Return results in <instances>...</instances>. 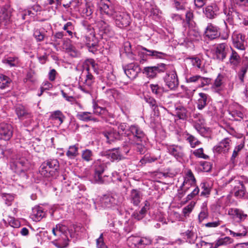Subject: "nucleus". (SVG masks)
<instances>
[{
    "mask_svg": "<svg viewBox=\"0 0 248 248\" xmlns=\"http://www.w3.org/2000/svg\"><path fill=\"white\" fill-rule=\"evenodd\" d=\"M199 122H198V120H195L194 121V127L198 132H201L202 126V125L204 124V121L203 119H199Z\"/></svg>",
    "mask_w": 248,
    "mask_h": 248,
    "instance_id": "58",
    "label": "nucleus"
},
{
    "mask_svg": "<svg viewBox=\"0 0 248 248\" xmlns=\"http://www.w3.org/2000/svg\"><path fill=\"white\" fill-rule=\"evenodd\" d=\"M112 18L114 20L116 26L120 28L126 27L130 23V16L125 12H116Z\"/></svg>",
    "mask_w": 248,
    "mask_h": 248,
    "instance_id": "6",
    "label": "nucleus"
},
{
    "mask_svg": "<svg viewBox=\"0 0 248 248\" xmlns=\"http://www.w3.org/2000/svg\"><path fill=\"white\" fill-rule=\"evenodd\" d=\"M145 101L150 105L154 109L158 108V104L156 100L153 97L147 96L144 97Z\"/></svg>",
    "mask_w": 248,
    "mask_h": 248,
    "instance_id": "52",
    "label": "nucleus"
},
{
    "mask_svg": "<svg viewBox=\"0 0 248 248\" xmlns=\"http://www.w3.org/2000/svg\"><path fill=\"white\" fill-rule=\"evenodd\" d=\"M11 16V13L9 11L5 8L2 9L0 15V24L4 26L8 24L10 21Z\"/></svg>",
    "mask_w": 248,
    "mask_h": 248,
    "instance_id": "35",
    "label": "nucleus"
},
{
    "mask_svg": "<svg viewBox=\"0 0 248 248\" xmlns=\"http://www.w3.org/2000/svg\"><path fill=\"white\" fill-rule=\"evenodd\" d=\"M166 85L171 90H175L178 86L179 81L176 72L171 71L166 73L164 78Z\"/></svg>",
    "mask_w": 248,
    "mask_h": 248,
    "instance_id": "11",
    "label": "nucleus"
},
{
    "mask_svg": "<svg viewBox=\"0 0 248 248\" xmlns=\"http://www.w3.org/2000/svg\"><path fill=\"white\" fill-rule=\"evenodd\" d=\"M239 229L236 232L230 230V234L233 237H243L246 235L247 231L246 227L243 225L239 226Z\"/></svg>",
    "mask_w": 248,
    "mask_h": 248,
    "instance_id": "42",
    "label": "nucleus"
},
{
    "mask_svg": "<svg viewBox=\"0 0 248 248\" xmlns=\"http://www.w3.org/2000/svg\"><path fill=\"white\" fill-rule=\"evenodd\" d=\"M2 62L8 64L11 67L17 66L19 63V60L16 57H8L2 60Z\"/></svg>",
    "mask_w": 248,
    "mask_h": 248,
    "instance_id": "41",
    "label": "nucleus"
},
{
    "mask_svg": "<svg viewBox=\"0 0 248 248\" xmlns=\"http://www.w3.org/2000/svg\"><path fill=\"white\" fill-rule=\"evenodd\" d=\"M104 155L111 161L120 160L124 158L122 155L119 151V148H113L106 151Z\"/></svg>",
    "mask_w": 248,
    "mask_h": 248,
    "instance_id": "23",
    "label": "nucleus"
},
{
    "mask_svg": "<svg viewBox=\"0 0 248 248\" xmlns=\"http://www.w3.org/2000/svg\"><path fill=\"white\" fill-rule=\"evenodd\" d=\"M141 196L140 191L133 189L130 192L129 199L132 203L135 206H138L140 202Z\"/></svg>",
    "mask_w": 248,
    "mask_h": 248,
    "instance_id": "30",
    "label": "nucleus"
},
{
    "mask_svg": "<svg viewBox=\"0 0 248 248\" xmlns=\"http://www.w3.org/2000/svg\"><path fill=\"white\" fill-rule=\"evenodd\" d=\"M218 28L212 24H208L207 26L204 34L205 36L210 40L217 38L220 35Z\"/></svg>",
    "mask_w": 248,
    "mask_h": 248,
    "instance_id": "21",
    "label": "nucleus"
},
{
    "mask_svg": "<svg viewBox=\"0 0 248 248\" xmlns=\"http://www.w3.org/2000/svg\"><path fill=\"white\" fill-rule=\"evenodd\" d=\"M78 6L79 11L81 12L83 16L89 17L92 15L93 9L90 4L86 2H81Z\"/></svg>",
    "mask_w": 248,
    "mask_h": 248,
    "instance_id": "28",
    "label": "nucleus"
},
{
    "mask_svg": "<svg viewBox=\"0 0 248 248\" xmlns=\"http://www.w3.org/2000/svg\"><path fill=\"white\" fill-rule=\"evenodd\" d=\"M176 115L179 119L185 120L187 119V110L183 107H177L176 108Z\"/></svg>",
    "mask_w": 248,
    "mask_h": 248,
    "instance_id": "43",
    "label": "nucleus"
},
{
    "mask_svg": "<svg viewBox=\"0 0 248 248\" xmlns=\"http://www.w3.org/2000/svg\"><path fill=\"white\" fill-rule=\"evenodd\" d=\"M235 7H242L248 3V0H232Z\"/></svg>",
    "mask_w": 248,
    "mask_h": 248,
    "instance_id": "61",
    "label": "nucleus"
},
{
    "mask_svg": "<svg viewBox=\"0 0 248 248\" xmlns=\"http://www.w3.org/2000/svg\"><path fill=\"white\" fill-rule=\"evenodd\" d=\"M102 134L106 138L107 142L109 144L116 140L120 139V133L114 129H110L103 131Z\"/></svg>",
    "mask_w": 248,
    "mask_h": 248,
    "instance_id": "22",
    "label": "nucleus"
},
{
    "mask_svg": "<svg viewBox=\"0 0 248 248\" xmlns=\"http://www.w3.org/2000/svg\"><path fill=\"white\" fill-rule=\"evenodd\" d=\"M195 204V203L194 202H191L188 205L183 208V214L185 217L188 216L192 212Z\"/></svg>",
    "mask_w": 248,
    "mask_h": 248,
    "instance_id": "55",
    "label": "nucleus"
},
{
    "mask_svg": "<svg viewBox=\"0 0 248 248\" xmlns=\"http://www.w3.org/2000/svg\"><path fill=\"white\" fill-rule=\"evenodd\" d=\"M129 131L132 136L127 134L128 138L125 140L123 144L124 152L127 154L132 147H135L137 152L143 154L145 152L144 145L145 134L143 131L136 125H132L129 127Z\"/></svg>",
    "mask_w": 248,
    "mask_h": 248,
    "instance_id": "1",
    "label": "nucleus"
},
{
    "mask_svg": "<svg viewBox=\"0 0 248 248\" xmlns=\"http://www.w3.org/2000/svg\"><path fill=\"white\" fill-rule=\"evenodd\" d=\"M208 216V209L207 208V203L204 202L202 203L201 211L199 215L198 218L200 222H201Z\"/></svg>",
    "mask_w": 248,
    "mask_h": 248,
    "instance_id": "45",
    "label": "nucleus"
},
{
    "mask_svg": "<svg viewBox=\"0 0 248 248\" xmlns=\"http://www.w3.org/2000/svg\"><path fill=\"white\" fill-rule=\"evenodd\" d=\"M45 216V213L44 212L42 208L40 207H34L31 215V218L35 221H39Z\"/></svg>",
    "mask_w": 248,
    "mask_h": 248,
    "instance_id": "31",
    "label": "nucleus"
},
{
    "mask_svg": "<svg viewBox=\"0 0 248 248\" xmlns=\"http://www.w3.org/2000/svg\"><path fill=\"white\" fill-rule=\"evenodd\" d=\"M78 147L75 145L70 146L66 153V155L69 159H74L78 155Z\"/></svg>",
    "mask_w": 248,
    "mask_h": 248,
    "instance_id": "40",
    "label": "nucleus"
},
{
    "mask_svg": "<svg viewBox=\"0 0 248 248\" xmlns=\"http://www.w3.org/2000/svg\"><path fill=\"white\" fill-rule=\"evenodd\" d=\"M200 78V76L199 75L193 76L189 77L188 76H186V80L187 83H195L199 81Z\"/></svg>",
    "mask_w": 248,
    "mask_h": 248,
    "instance_id": "63",
    "label": "nucleus"
},
{
    "mask_svg": "<svg viewBox=\"0 0 248 248\" xmlns=\"http://www.w3.org/2000/svg\"><path fill=\"white\" fill-rule=\"evenodd\" d=\"M228 183H231V186L233 187L232 191L235 197L240 198L244 196L245 188L243 182L240 179V178H231L228 181Z\"/></svg>",
    "mask_w": 248,
    "mask_h": 248,
    "instance_id": "7",
    "label": "nucleus"
},
{
    "mask_svg": "<svg viewBox=\"0 0 248 248\" xmlns=\"http://www.w3.org/2000/svg\"><path fill=\"white\" fill-rule=\"evenodd\" d=\"M167 65L160 63L155 66L145 67L143 69V73L150 78H155L158 73L164 72L167 69Z\"/></svg>",
    "mask_w": 248,
    "mask_h": 248,
    "instance_id": "9",
    "label": "nucleus"
},
{
    "mask_svg": "<svg viewBox=\"0 0 248 248\" xmlns=\"http://www.w3.org/2000/svg\"><path fill=\"white\" fill-rule=\"evenodd\" d=\"M186 241L189 244H193L196 242L197 239V234L193 232L187 230L181 233Z\"/></svg>",
    "mask_w": 248,
    "mask_h": 248,
    "instance_id": "32",
    "label": "nucleus"
},
{
    "mask_svg": "<svg viewBox=\"0 0 248 248\" xmlns=\"http://www.w3.org/2000/svg\"><path fill=\"white\" fill-rule=\"evenodd\" d=\"M188 36L192 41L199 40L201 38L200 32L196 29H190L188 31Z\"/></svg>",
    "mask_w": 248,
    "mask_h": 248,
    "instance_id": "48",
    "label": "nucleus"
},
{
    "mask_svg": "<svg viewBox=\"0 0 248 248\" xmlns=\"http://www.w3.org/2000/svg\"><path fill=\"white\" fill-rule=\"evenodd\" d=\"M193 154L196 157L199 158H202L203 159H207L208 158V156L207 155L204 154L203 149L202 148H200L194 151Z\"/></svg>",
    "mask_w": 248,
    "mask_h": 248,
    "instance_id": "56",
    "label": "nucleus"
},
{
    "mask_svg": "<svg viewBox=\"0 0 248 248\" xmlns=\"http://www.w3.org/2000/svg\"><path fill=\"white\" fill-rule=\"evenodd\" d=\"M228 215L238 223L244 221L248 217V215L244 211L236 208H230L228 210Z\"/></svg>",
    "mask_w": 248,
    "mask_h": 248,
    "instance_id": "16",
    "label": "nucleus"
},
{
    "mask_svg": "<svg viewBox=\"0 0 248 248\" xmlns=\"http://www.w3.org/2000/svg\"><path fill=\"white\" fill-rule=\"evenodd\" d=\"M199 98L197 101V108L200 110L204 108L210 101V96L205 93H199Z\"/></svg>",
    "mask_w": 248,
    "mask_h": 248,
    "instance_id": "27",
    "label": "nucleus"
},
{
    "mask_svg": "<svg viewBox=\"0 0 248 248\" xmlns=\"http://www.w3.org/2000/svg\"><path fill=\"white\" fill-rule=\"evenodd\" d=\"M66 52L72 57L79 58L81 56L80 52L73 45L69 44L65 48Z\"/></svg>",
    "mask_w": 248,
    "mask_h": 248,
    "instance_id": "36",
    "label": "nucleus"
},
{
    "mask_svg": "<svg viewBox=\"0 0 248 248\" xmlns=\"http://www.w3.org/2000/svg\"><path fill=\"white\" fill-rule=\"evenodd\" d=\"M67 227L63 225L58 224L52 230L55 239L51 242L57 248H64L68 246L69 239L67 236Z\"/></svg>",
    "mask_w": 248,
    "mask_h": 248,
    "instance_id": "2",
    "label": "nucleus"
},
{
    "mask_svg": "<svg viewBox=\"0 0 248 248\" xmlns=\"http://www.w3.org/2000/svg\"><path fill=\"white\" fill-rule=\"evenodd\" d=\"M50 119L53 121H58L59 124H61L65 119V116L60 110H56L51 113Z\"/></svg>",
    "mask_w": 248,
    "mask_h": 248,
    "instance_id": "38",
    "label": "nucleus"
},
{
    "mask_svg": "<svg viewBox=\"0 0 248 248\" xmlns=\"http://www.w3.org/2000/svg\"><path fill=\"white\" fill-rule=\"evenodd\" d=\"M224 77L221 74H218L216 79L215 80L213 88L215 91L219 93L221 91L223 87V84L224 82Z\"/></svg>",
    "mask_w": 248,
    "mask_h": 248,
    "instance_id": "34",
    "label": "nucleus"
},
{
    "mask_svg": "<svg viewBox=\"0 0 248 248\" xmlns=\"http://www.w3.org/2000/svg\"><path fill=\"white\" fill-rule=\"evenodd\" d=\"M105 165L100 160H97L94 162V180L97 184H103L104 183L102 174L105 170Z\"/></svg>",
    "mask_w": 248,
    "mask_h": 248,
    "instance_id": "14",
    "label": "nucleus"
},
{
    "mask_svg": "<svg viewBox=\"0 0 248 248\" xmlns=\"http://www.w3.org/2000/svg\"><path fill=\"white\" fill-rule=\"evenodd\" d=\"M244 144H240L235 147L231 158V161L232 163H234L235 159L238 155V153L244 148Z\"/></svg>",
    "mask_w": 248,
    "mask_h": 248,
    "instance_id": "53",
    "label": "nucleus"
},
{
    "mask_svg": "<svg viewBox=\"0 0 248 248\" xmlns=\"http://www.w3.org/2000/svg\"><path fill=\"white\" fill-rule=\"evenodd\" d=\"M145 214L140 210V211H135L132 217L135 218L138 220H140L142 219L145 216Z\"/></svg>",
    "mask_w": 248,
    "mask_h": 248,
    "instance_id": "64",
    "label": "nucleus"
},
{
    "mask_svg": "<svg viewBox=\"0 0 248 248\" xmlns=\"http://www.w3.org/2000/svg\"><path fill=\"white\" fill-rule=\"evenodd\" d=\"M96 246L98 248H108L104 242L103 233H101L99 237L96 239Z\"/></svg>",
    "mask_w": 248,
    "mask_h": 248,
    "instance_id": "59",
    "label": "nucleus"
},
{
    "mask_svg": "<svg viewBox=\"0 0 248 248\" xmlns=\"http://www.w3.org/2000/svg\"><path fill=\"white\" fill-rule=\"evenodd\" d=\"M230 50H231L232 53L229 58V62L232 65L236 66L240 62V57L238 53L232 48Z\"/></svg>",
    "mask_w": 248,
    "mask_h": 248,
    "instance_id": "39",
    "label": "nucleus"
},
{
    "mask_svg": "<svg viewBox=\"0 0 248 248\" xmlns=\"http://www.w3.org/2000/svg\"><path fill=\"white\" fill-rule=\"evenodd\" d=\"M96 27L99 30L101 34H106L109 36L113 34V31L111 27L105 21L100 20L96 23Z\"/></svg>",
    "mask_w": 248,
    "mask_h": 248,
    "instance_id": "25",
    "label": "nucleus"
},
{
    "mask_svg": "<svg viewBox=\"0 0 248 248\" xmlns=\"http://www.w3.org/2000/svg\"><path fill=\"white\" fill-rule=\"evenodd\" d=\"M232 242V240L228 236L219 239L216 243L215 246L217 247L222 245H227Z\"/></svg>",
    "mask_w": 248,
    "mask_h": 248,
    "instance_id": "51",
    "label": "nucleus"
},
{
    "mask_svg": "<svg viewBox=\"0 0 248 248\" xmlns=\"http://www.w3.org/2000/svg\"><path fill=\"white\" fill-rule=\"evenodd\" d=\"M15 112L18 118L20 120L29 118L31 114L28 110L21 105H18L15 107Z\"/></svg>",
    "mask_w": 248,
    "mask_h": 248,
    "instance_id": "29",
    "label": "nucleus"
},
{
    "mask_svg": "<svg viewBox=\"0 0 248 248\" xmlns=\"http://www.w3.org/2000/svg\"><path fill=\"white\" fill-rule=\"evenodd\" d=\"M201 188L202 189L201 195L205 197H208L211 191V186L210 184L207 182H202L201 184Z\"/></svg>",
    "mask_w": 248,
    "mask_h": 248,
    "instance_id": "49",
    "label": "nucleus"
},
{
    "mask_svg": "<svg viewBox=\"0 0 248 248\" xmlns=\"http://www.w3.org/2000/svg\"><path fill=\"white\" fill-rule=\"evenodd\" d=\"M12 126L7 123L0 124V139L5 140H9L13 136Z\"/></svg>",
    "mask_w": 248,
    "mask_h": 248,
    "instance_id": "19",
    "label": "nucleus"
},
{
    "mask_svg": "<svg viewBox=\"0 0 248 248\" xmlns=\"http://www.w3.org/2000/svg\"><path fill=\"white\" fill-rule=\"evenodd\" d=\"M98 6L101 14L112 17L116 13L114 5L110 0H101Z\"/></svg>",
    "mask_w": 248,
    "mask_h": 248,
    "instance_id": "8",
    "label": "nucleus"
},
{
    "mask_svg": "<svg viewBox=\"0 0 248 248\" xmlns=\"http://www.w3.org/2000/svg\"><path fill=\"white\" fill-rule=\"evenodd\" d=\"M184 182H185V183H188V186L195 185L196 179L191 170H189L187 171Z\"/></svg>",
    "mask_w": 248,
    "mask_h": 248,
    "instance_id": "46",
    "label": "nucleus"
},
{
    "mask_svg": "<svg viewBox=\"0 0 248 248\" xmlns=\"http://www.w3.org/2000/svg\"><path fill=\"white\" fill-rule=\"evenodd\" d=\"M233 44L236 48L244 50L247 46L246 36L241 33H235L232 36Z\"/></svg>",
    "mask_w": 248,
    "mask_h": 248,
    "instance_id": "17",
    "label": "nucleus"
},
{
    "mask_svg": "<svg viewBox=\"0 0 248 248\" xmlns=\"http://www.w3.org/2000/svg\"><path fill=\"white\" fill-rule=\"evenodd\" d=\"M93 154L91 150L85 149L82 151L81 158L86 162H89L93 160Z\"/></svg>",
    "mask_w": 248,
    "mask_h": 248,
    "instance_id": "47",
    "label": "nucleus"
},
{
    "mask_svg": "<svg viewBox=\"0 0 248 248\" xmlns=\"http://www.w3.org/2000/svg\"><path fill=\"white\" fill-rule=\"evenodd\" d=\"M199 191L200 190L198 187H195V189L192 191V192H191L186 196V202L191 200L195 196L198 195L199 193Z\"/></svg>",
    "mask_w": 248,
    "mask_h": 248,
    "instance_id": "62",
    "label": "nucleus"
},
{
    "mask_svg": "<svg viewBox=\"0 0 248 248\" xmlns=\"http://www.w3.org/2000/svg\"><path fill=\"white\" fill-rule=\"evenodd\" d=\"M231 47L225 43L217 45L215 48L214 57L218 60L223 61Z\"/></svg>",
    "mask_w": 248,
    "mask_h": 248,
    "instance_id": "12",
    "label": "nucleus"
},
{
    "mask_svg": "<svg viewBox=\"0 0 248 248\" xmlns=\"http://www.w3.org/2000/svg\"><path fill=\"white\" fill-rule=\"evenodd\" d=\"M231 16H232V18L234 19L235 22H238L243 17L242 15L236 10L232 11L231 12Z\"/></svg>",
    "mask_w": 248,
    "mask_h": 248,
    "instance_id": "60",
    "label": "nucleus"
},
{
    "mask_svg": "<svg viewBox=\"0 0 248 248\" xmlns=\"http://www.w3.org/2000/svg\"><path fill=\"white\" fill-rule=\"evenodd\" d=\"M229 114L235 121H241L244 117L243 113L239 109H233L230 107L228 109Z\"/></svg>",
    "mask_w": 248,
    "mask_h": 248,
    "instance_id": "37",
    "label": "nucleus"
},
{
    "mask_svg": "<svg viewBox=\"0 0 248 248\" xmlns=\"http://www.w3.org/2000/svg\"><path fill=\"white\" fill-rule=\"evenodd\" d=\"M124 50L125 52L128 54H132L136 55L138 53V55L140 56L141 60L143 61L146 60L144 58V52L142 51L144 50L147 52L146 55L152 56L155 58H162L163 56L165 55V54L161 52L157 51L155 50H149L145 47L142 46L138 47L136 50L133 51L131 48V45L130 42H126L124 44Z\"/></svg>",
    "mask_w": 248,
    "mask_h": 248,
    "instance_id": "4",
    "label": "nucleus"
},
{
    "mask_svg": "<svg viewBox=\"0 0 248 248\" xmlns=\"http://www.w3.org/2000/svg\"><path fill=\"white\" fill-rule=\"evenodd\" d=\"M150 88L153 94L155 95L156 97H160L165 92L164 87L158 84H151Z\"/></svg>",
    "mask_w": 248,
    "mask_h": 248,
    "instance_id": "33",
    "label": "nucleus"
},
{
    "mask_svg": "<svg viewBox=\"0 0 248 248\" xmlns=\"http://www.w3.org/2000/svg\"><path fill=\"white\" fill-rule=\"evenodd\" d=\"M11 79L8 77L0 75V88L4 89L9 86L11 83Z\"/></svg>",
    "mask_w": 248,
    "mask_h": 248,
    "instance_id": "50",
    "label": "nucleus"
},
{
    "mask_svg": "<svg viewBox=\"0 0 248 248\" xmlns=\"http://www.w3.org/2000/svg\"><path fill=\"white\" fill-rule=\"evenodd\" d=\"M59 162L57 159H49L44 162L40 167L39 172L44 177L55 178L59 174Z\"/></svg>",
    "mask_w": 248,
    "mask_h": 248,
    "instance_id": "3",
    "label": "nucleus"
},
{
    "mask_svg": "<svg viewBox=\"0 0 248 248\" xmlns=\"http://www.w3.org/2000/svg\"><path fill=\"white\" fill-rule=\"evenodd\" d=\"M76 117L80 121L87 122L93 121V122H98V119L93 117L92 113L88 111L79 112L77 114Z\"/></svg>",
    "mask_w": 248,
    "mask_h": 248,
    "instance_id": "26",
    "label": "nucleus"
},
{
    "mask_svg": "<svg viewBox=\"0 0 248 248\" xmlns=\"http://www.w3.org/2000/svg\"><path fill=\"white\" fill-rule=\"evenodd\" d=\"M108 113V111L105 108H102L100 107H96L94 108L93 113L97 115H101L106 114Z\"/></svg>",
    "mask_w": 248,
    "mask_h": 248,
    "instance_id": "57",
    "label": "nucleus"
},
{
    "mask_svg": "<svg viewBox=\"0 0 248 248\" xmlns=\"http://www.w3.org/2000/svg\"><path fill=\"white\" fill-rule=\"evenodd\" d=\"M231 143V140L229 138H225L214 147L213 151L217 153L226 154L229 151Z\"/></svg>",
    "mask_w": 248,
    "mask_h": 248,
    "instance_id": "18",
    "label": "nucleus"
},
{
    "mask_svg": "<svg viewBox=\"0 0 248 248\" xmlns=\"http://www.w3.org/2000/svg\"><path fill=\"white\" fill-rule=\"evenodd\" d=\"M33 36L37 42H41L44 40L45 34L38 29H36L33 32Z\"/></svg>",
    "mask_w": 248,
    "mask_h": 248,
    "instance_id": "54",
    "label": "nucleus"
},
{
    "mask_svg": "<svg viewBox=\"0 0 248 248\" xmlns=\"http://www.w3.org/2000/svg\"><path fill=\"white\" fill-rule=\"evenodd\" d=\"M95 78L90 72L87 73L86 78L82 85L79 87L80 89L84 93L91 94L94 89Z\"/></svg>",
    "mask_w": 248,
    "mask_h": 248,
    "instance_id": "10",
    "label": "nucleus"
},
{
    "mask_svg": "<svg viewBox=\"0 0 248 248\" xmlns=\"http://www.w3.org/2000/svg\"><path fill=\"white\" fill-rule=\"evenodd\" d=\"M219 8L216 3H212L203 9V13L207 18H214L218 14Z\"/></svg>",
    "mask_w": 248,
    "mask_h": 248,
    "instance_id": "24",
    "label": "nucleus"
},
{
    "mask_svg": "<svg viewBox=\"0 0 248 248\" xmlns=\"http://www.w3.org/2000/svg\"><path fill=\"white\" fill-rule=\"evenodd\" d=\"M11 168L17 173L24 172L29 169L28 162L25 159H20L14 162L11 165Z\"/></svg>",
    "mask_w": 248,
    "mask_h": 248,
    "instance_id": "20",
    "label": "nucleus"
},
{
    "mask_svg": "<svg viewBox=\"0 0 248 248\" xmlns=\"http://www.w3.org/2000/svg\"><path fill=\"white\" fill-rule=\"evenodd\" d=\"M185 138L189 143L191 148H195L201 144V142L189 134H186Z\"/></svg>",
    "mask_w": 248,
    "mask_h": 248,
    "instance_id": "44",
    "label": "nucleus"
},
{
    "mask_svg": "<svg viewBox=\"0 0 248 248\" xmlns=\"http://www.w3.org/2000/svg\"><path fill=\"white\" fill-rule=\"evenodd\" d=\"M100 203L104 208H110L122 202V198L119 194L112 193L103 195L100 199Z\"/></svg>",
    "mask_w": 248,
    "mask_h": 248,
    "instance_id": "5",
    "label": "nucleus"
},
{
    "mask_svg": "<svg viewBox=\"0 0 248 248\" xmlns=\"http://www.w3.org/2000/svg\"><path fill=\"white\" fill-rule=\"evenodd\" d=\"M168 153L175 157L177 160H182L185 156L184 147L178 145H170L168 146Z\"/></svg>",
    "mask_w": 248,
    "mask_h": 248,
    "instance_id": "13",
    "label": "nucleus"
},
{
    "mask_svg": "<svg viewBox=\"0 0 248 248\" xmlns=\"http://www.w3.org/2000/svg\"><path fill=\"white\" fill-rule=\"evenodd\" d=\"M125 75L130 79H135L140 72V68L138 64L130 63L123 67Z\"/></svg>",
    "mask_w": 248,
    "mask_h": 248,
    "instance_id": "15",
    "label": "nucleus"
}]
</instances>
